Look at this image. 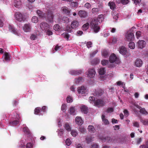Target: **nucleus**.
I'll return each instance as SVG.
<instances>
[{"instance_id":"c85d7f7f","label":"nucleus","mask_w":148,"mask_h":148,"mask_svg":"<svg viewBox=\"0 0 148 148\" xmlns=\"http://www.w3.org/2000/svg\"><path fill=\"white\" fill-rule=\"evenodd\" d=\"M98 72L100 75H103L106 72L105 69L104 68H101L99 70Z\"/></svg>"},{"instance_id":"b1692460","label":"nucleus","mask_w":148,"mask_h":148,"mask_svg":"<svg viewBox=\"0 0 148 148\" xmlns=\"http://www.w3.org/2000/svg\"><path fill=\"white\" fill-rule=\"evenodd\" d=\"M103 93V91L101 89H99L95 91V95L97 96H101Z\"/></svg>"},{"instance_id":"bb28decb","label":"nucleus","mask_w":148,"mask_h":148,"mask_svg":"<svg viewBox=\"0 0 148 148\" xmlns=\"http://www.w3.org/2000/svg\"><path fill=\"white\" fill-rule=\"evenodd\" d=\"M75 107H71L69 109V112L71 114L75 115Z\"/></svg>"},{"instance_id":"0e129e2a","label":"nucleus","mask_w":148,"mask_h":148,"mask_svg":"<svg viewBox=\"0 0 148 148\" xmlns=\"http://www.w3.org/2000/svg\"><path fill=\"white\" fill-rule=\"evenodd\" d=\"M63 133V130L60 129L59 130V132L58 133V135L59 136H61L62 135Z\"/></svg>"},{"instance_id":"338daca9","label":"nucleus","mask_w":148,"mask_h":148,"mask_svg":"<svg viewBox=\"0 0 148 148\" xmlns=\"http://www.w3.org/2000/svg\"><path fill=\"white\" fill-rule=\"evenodd\" d=\"M92 43L91 42L89 41L87 42L86 44V46L88 48H89L92 47Z\"/></svg>"},{"instance_id":"4d7b16f0","label":"nucleus","mask_w":148,"mask_h":148,"mask_svg":"<svg viewBox=\"0 0 148 148\" xmlns=\"http://www.w3.org/2000/svg\"><path fill=\"white\" fill-rule=\"evenodd\" d=\"M40 108H39L38 107L36 108L34 110L35 114H38V113L40 112Z\"/></svg>"},{"instance_id":"423d86ee","label":"nucleus","mask_w":148,"mask_h":148,"mask_svg":"<svg viewBox=\"0 0 148 148\" xmlns=\"http://www.w3.org/2000/svg\"><path fill=\"white\" fill-rule=\"evenodd\" d=\"M40 27L42 30L45 31L49 28V26L46 22H43L40 24Z\"/></svg>"},{"instance_id":"9b49d317","label":"nucleus","mask_w":148,"mask_h":148,"mask_svg":"<svg viewBox=\"0 0 148 148\" xmlns=\"http://www.w3.org/2000/svg\"><path fill=\"white\" fill-rule=\"evenodd\" d=\"M94 103L96 106L98 107H101L104 106L105 105V103L102 100L100 99H97L95 101Z\"/></svg>"},{"instance_id":"49530a36","label":"nucleus","mask_w":148,"mask_h":148,"mask_svg":"<svg viewBox=\"0 0 148 148\" xmlns=\"http://www.w3.org/2000/svg\"><path fill=\"white\" fill-rule=\"evenodd\" d=\"M79 131L82 133H84L86 132V129L84 127L81 126L79 127Z\"/></svg>"},{"instance_id":"f03ea898","label":"nucleus","mask_w":148,"mask_h":148,"mask_svg":"<svg viewBox=\"0 0 148 148\" xmlns=\"http://www.w3.org/2000/svg\"><path fill=\"white\" fill-rule=\"evenodd\" d=\"M14 17L16 20L20 22L24 21L26 19L25 15L18 12L15 13L14 14Z\"/></svg>"},{"instance_id":"cd10ccee","label":"nucleus","mask_w":148,"mask_h":148,"mask_svg":"<svg viewBox=\"0 0 148 148\" xmlns=\"http://www.w3.org/2000/svg\"><path fill=\"white\" fill-rule=\"evenodd\" d=\"M89 26V23H87L83 25L82 28L83 30L86 31L88 28Z\"/></svg>"},{"instance_id":"4c0bfd02","label":"nucleus","mask_w":148,"mask_h":148,"mask_svg":"<svg viewBox=\"0 0 148 148\" xmlns=\"http://www.w3.org/2000/svg\"><path fill=\"white\" fill-rule=\"evenodd\" d=\"M62 36L65 38L67 40H69V36L67 33H64L62 34Z\"/></svg>"},{"instance_id":"f8f14e48","label":"nucleus","mask_w":148,"mask_h":148,"mask_svg":"<svg viewBox=\"0 0 148 148\" xmlns=\"http://www.w3.org/2000/svg\"><path fill=\"white\" fill-rule=\"evenodd\" d=\"M143 64V62L142 60L139 58L137 59L134 62V65L136 67H141Z\"/></svg>"},{"instance_id":"a211bd4d","label":"nucleus","mask_w":148,"mask_h":148,"mask_svg":"<svg viewBox=\"0 0 148 148\" xmlns=\"http://www.w3.org/2000/svg\"><path fill=\"white\" fill-rule=\"evenodd\" d=\"M75 121L76 123L79 125H82L83 123V121L80 117H77L75 119Z\"/></svg>"},{"instance_id":"7ed1b4c3","label":"nucleus","mask_w":148,"mask_h":148,"mask_svg":"<svg viewBox=\"0 0 148 148\" xmlns=\"http://www.w3.org/2000/svg\"><path fill=\"white\" fill-rule=\"evenodd\" d=\"M109 61L111 63H115L116 64H118L120 62L119 59L114 53L112 54L110 56Z\"/></svg>"},{"instance_id":"2f4dec72","label":"nucleus","mask_w":148,"mask_h":148,"mask_svg":"<svg viewBox=\"0 0 148 148\" xmlns=\"http://www.w3.org/2000/svg\"><path fill=\"white\" fill-rule=\"evenodd\" d=\"M64 127L65 129L68 131H70L71 130V127L68 123H65L64 125Z\"/></svg>"},{"instance_id":"412c9836","label":"nucleus","mask_w":148,"mask_h":148,"mask_svg":"<svg viewBox=\"0 0 148 148\" xmlns=\"http://www.w3.org/2000/svg\"><path fill=\"white\" fill-rule=\"evenodd\" d=\"M108 5L110 6V8L112 10H114L116 8V5L113 2H109Z\"/></svg>"},{"instance_id":"09e8293b","label":"nucleus","mask_w":148,"mask_h":148,"mask_svg":"<svg viewBox=\"0 0 148 148\" xmlns=\"http://www.w3.org/2000/svg\"><path fill=\"white\" fill-rule=\"evenodd\" d=\"M62 20L64 22L66 23H68L69 22V18L66 17H63Z\"/></svg>"},{"instance_id":"20e7f679","label":"nucleus","mask_w":148,"mask_h":148,"mask_svg":"<svg viewBox=\"0 0 148 148\" xmlns=\"http://www.w3.org/2000/svg\"><path fill=\"white\" fill-rule=\"evenodd\" d=\"M53 12L51 11H48L46 16V19L50 23L53 22Z\"/></svg>"},{"instance_id":"72a5a7b5","label":"nucleus","mask_w":148,"mask_h":148,"mask_svg":"<svg viewBox=\"0 0 148 148\" xmlns=\"http://www.w3.org/2000/svg\"><path fill=\"white\" fill-rule=\"evenodd\" d=\"M9 29L10 31L12 33L15 34H16L17 32L15 29L12 26H10L9 27Z\"/></svg>"},{"instance_id":"a19ab883","label":"nucleus","mask_w":148,"mask_h":148,"mask_svg":"<svg viewBox=\"0 0 148 148\" xmlns=\"http://www.w3.org/2000/svg\"><path fill=\"white\" fill-rule=\"evenodd\" d=\"M5 60L6 61H9L10 60V56L9 54L7 53H5Z\"/></svg>"},{"instance_id":"a878e982","label":"nucleus","mask_w":148,"mask_h":148,"mask_svg":"<svg viewBox=\"0 0 148 148\" xmlns=\"http://www.w3.org/2000/svg\"><path fill=\"white\" fill-rule=\"evenodd\" d=\"M99 11H100L99 9L97 8H94L92 9V13L94 14H98Z\"/></svg>"},{"instance_id":"de8ad7c7","label":"nucleus","mask_w":148,"mask_h":148,"mask_svg":"<svg viewBox=\"0 0 148 148\" xmlns=\"http://www.w3.org/2000/svg\"><path fill=\"white\" fill-rule=\"evenodd\" d=\"M45 32H46V34L50 36L52 35L53 34L52 32L49 29H47L46 31H45Z\"/></svg>"},{"instance_id":"13d9d810","label":"nucleus","mask_w":148,"mask_h":148,"mask_svg":"<svg viewBox=\"0 0 148 148\" xmlns=\"http://www.w3.org/2000/svg\"><path fill=\"white\" fill-rule=\"evenodd\" d=\"M108 54V52L106 51V50H104L102 52V55L103 56L106 57L107 56Z\"/></svg>"},{"instance_id":"4be33fe9","label":"nucleus","mask_w":148,"mask_h":148,"mask_svg":"<svg viewBox=\"0 0 148 148\" xmlns=\"http://www.w3.org/2000/svg\"><path fill=\"white\" fill-rule=\"evenodd\" d=\"M81 71L72 70L70 72V73L72 75H78L81 74Z\"/></svg>"},{"instance_id":"69168bd1","label":"nucleus","mask_w":148,"mask_h":148,"mask_svg":"<svg viewBox=\"0 0 148 148\" xmlns=\"http://www.w3.org/2000/svg\"><path fill=\"white\" fill-rule=\"evenodd\" d=\"M141 35V32H140L138 31H137L136 33V36L137 38H138Z\"/></svg>"},{"instance_id":"f704fd0d","label":"nucleus","mask_w":148,"mask_h":148,"mask_svg":"<svg viewBox=\"0 0 148 148\" xmlns=\"http://www.w3.org/2000/svg\"><path fill=\"white\" fill-rule=\"evenodd\" d=\"M103 20V15L100 14L98 16L97 18V20L99 23L101 22Z\"/></svg>"},{"instance_id":"6ab92c4d","label":"nucleus","mask_w":148,"mask_h":148,"mask_svg":"<svg viewBox=\"0 0 148 148\" xmlns=\"http://www.w3.org/2000/svg\"><path fill=\"white\" fill-rule=\"evenodd\" d=\"M80 109L82 112L84 113H87L88 112V109L85 105H82L80 107Z\"/></svg>"},{"instance_id":"052dcab7","label":"nucleus","mask_w":148,"mask_h":148,"mask_svg":"<svg viewBox=\"0 0 148 148\" xmlns=\"http://www.w3.org/2000/svg\"><path fill=\"white\" fill-rule=\"evenodd\" d=\"M66 108V106L65 104H63L61 107V110L63 112H64L65 111Z\"/></svg>"},{"instance_id":"6e6552de","label":"nucleus","mask_w":148,"mask_h":148,"mask_svg":"<svg viewBox=\"0 0 148 148\" xmlns=\"http://www.w3.org/2000/svg\"><path fill=\"white\" fill-rule=\"evenodd\" d=\"M126 40L128 41H133L134 39V34L132 32H128L125 35Z\"/></svg>"},{"instance_id":"f257e3e1","label":"nucleus","mask_w":148,"mask_h":148,"mask_svg":"<svg viewBox=\"0 0 148 148\" xmlns=\"http://www.w3.org/2000/svg\"><path fill=\"white\" fill-rule=\"evenodd\" d=\"M90 27L95 33L98 32L100 29V27L98 25V22L96 19H93L90 23Z\"/></svg>"},{"instance_id":"37998d69","label":"nucleus","mask_w":148,"mask_h":148,"mask_svg":"<svg viewBox=\"0 0 148 148\" xmlns=\"http://www.w3.org/2000/svg\"><path fill=\"white\" fill-rule=\"evenodd\" d=\"M65 31L69 32H71L72 31V28L71 27H70L69 26L67 25L66 27L65 28Z\"/></svg>"},{"instance_id":"aec40b11","label":"nucleus","mask_w":148,"mask_h":148,"mask_svg":"<svg viewBox=\"0 0 148 148\" xmlns=\"http://www.w3.org/2000/svg\"><path fill=\"white\" fill-rule=\"evenodd\" d=\"M36 12L40 18L43 19L45 18V14L40 10H38Z\"/></svg>"},{"instance_id":"8fccbe9b","label":"nucleus","mask_w":148,"mask_h":148,"mask_svg":"<svg viewBox=\"0 0 148 148\" xmlns=\"http://www.w3.org/2000/svg\"><path fill=\"white\" fill-rule=\"evenodd\" d=\"M19 123V121H18L16 120L10 122V124L13 125H15Z\"/></svg>"},{"instance_id":"f3484780","label":"nucleus","mask_w":148,"mask_h":148,"mask_svg":"<svg viewBox=\"0 0 148 148\" xmlns=\"http://www.w3.org/2000/svg\"><path fill=\"white\" fill-rule=\"evenodd\" d=\"M138 47L141 49L143 48L145 45L146 42L145 41L143 40H139L138 42Z\"/></svg>"},{"instance_id":"c756f323","label":"nucleus","mask_w":148,"mask_h":148,"mask_svg":"<svg viewBox=\"0 0 148 148\" xmlns=\"http://www.w3.org/2000/svg\"><path fill=\"white\" fill-rule=\"evenodd\" d=\"M105 116L102 115L101 116V118L103 123L105 125L108 124L109 122L108 120L105 118Z\"/></svg>"},{"instance_id":"ddd939ff","label":"nucleus","mask_w":148,"mask_h":148,"mask_svg":"<svg viewBox=\"0 0 148 148\" xmlns=\"http://www.w3.org/2000/svg\"><path fill=\"white\" fill-rule=\"evenodd\" d=\"M79 25V22L78 21L74 20L72 21L71 23V27L72 29H75L77 28Z\"/></svg>"},{"instance_id":"2eb2a0df","label":"nucleus","mask_w":148,"mask_h":148,"mask_svg":"<svg viewBox=\"0 0 148 148\" xmlns=\"http://www.w3.org/2000/svg\"><path fill=\"white\" fill-rule=\"evenodd\" d=\"M87 12L82 10H80L78 13V14L81 17H85L87 16Z\"/></svg>"},{"instance_id":"680f3d73","label":"nucleus","mask_w":148,"mask_h":148,"mask_svg":"<svg viewBox=\"0 0 148 148\" xmlns=\"http://www.w3.org/2000/svg\"><path fill=\"white\" fill-rule=\"evenodd\" d=\"M67 102L69 103L72 102V98L70 96H69L67 98Z\"/></svg>"},{"instance_id":"ea45409f","label":"nucleus","mask_w":148,"mask_h":148,"mask_svg":"<svg viewBox=\"0 0 148 148\" xmlns=\"http://www.w3.org/2000/svg\"><path fill=\"white\" fill-rule=\"evenodd\" d=\"M141 122L144 125H148V119H143L140 120Z\"/></svg>"},{"instance_id":"e2e57ef3","label":"nucleus","mask_w":148,"mask_h":148,"mask_svg":"<svg viewBox=\"0 0 148 148\" xmlns=\"http://www.w3.org/2000/svg\"><path fill=\"white\" fill-rule=\"evenodd\" d=\"M129 2L128 0H122L121 3L123 5H126Z\"/></svg>"},{"instance_id":"0eeeda50","label":"nucleus","mask_w":148,"mask_h":148,"mask_svg":"<svg viewBox=\"0 0 148 148\" xmlns=\"http://www.w3.org/2000/svg\"><path fill=\"white\" fill-rule=\"evenodd\" d=\"M77 91L79 94L82 96L85 95V94H87L86 88L84 86H82L79 87L77 89Z\"/></svg>"},{"instance_id":"4468645a","label":"nucleus","mask_w":148,"mask_h":148,"mask_svg":"<svg viewBox=\"0 0 148 148\" xmlns=\"http://www.w3.org/2000/svg\"><path fill=\"white\" fill-rule=\"evenodd\" d=\"M136 106L138 109L140 110V112L141 113L147 115L148 114L146 110L145 109L143 108H142L141 107L138 105H136Z\"/></svg>"},{"instance_id":"603ef678","label":"nucleus","mask_w":148,"mask_h":148,"mask_svg":"<svg viewBox=\"0 0 148 148\" xmlns=\"http://www.w3.org/2000/svg\"><path fill=\"white\" fill-rule=\"evenodd\" d=\"M23 131L27 134H28L29 132V130L27 127H25L23 130Z\"/></svg>"},{"instance_id":"39448f33","label":"nucleus","mask_w":148,"mask_h":148,"mask_svg":"<svg viewBox=\"0 0 148 148\" xmlns=\"http://www.w3.org/2000/svg\"><path fill=\"white\" fill-rule=\"evenodd\" d=\"M119 53L123 55H125L126 57L131 56V53L127 52L126 48L123 46L121 47L120 48Z\"/></svg>"},{"instance_id":"9d476101","label":"nucleus","mask_w":148,"mask_h":148,"mask_svg":"<svg viewBox=\"0 0 148 148\" xmlns=\"http://www.w3.org/2000/svg\"><path fill=\"white\" fill-rule=\"evenodd\" d=\"M95 73L96 72L94 69H90L88 70L87 75L88 77L92 78L95 76Z\"/></svg>"},{"instance_id":"6e6d98bb","label":"nucleus","mask_w":148,"mask_h":148,"mask_svg":"<svg viewBox=\"0 0 148 148\" xmlns=\"http://www.w3.org/2000/svg\"><path fill=\"white\" fill-rule=\"evenodd\" d=\"M71 5L72 7H75L77 6L78 3L76 2H71Z\"/></svg>"},{"instance_id":"473e14b6","label":"nucleus","mask_w":148,"mask_h":148,"mask_svg":"<svg viewBox=\"0 0 148 148\" xmlns=\"http://www.w3.org/2000/svg\"><path fill=\"white\" fill-rule=\"evenodd\" d=\"M109 63L108 60H101V64L103 66H105L107 65H108L109 66L110 65L109 64Z\"/></svg>"},{"instance_id":"1a4fd4ad","label":"nucleus","mask_w":148,"mask_h":148,"mask_svg":"<svg viewBox=\"0 0 148 148\" xmlns=\"http://www.w3.org/2000/svg\"><path fill=\"white\" fill-rule=\"evenodd\" d=\"M23 29L25 32H29L31 29V25L29 23H25L23 26Z\"/></svg>"},{"instance_id":"774afa93","label":"nucleus","mask_w":148,"mask_h":148,"mask_svg":"<svg viewBox=\"0 0 148 148\" xmlns=\"http://www.w3.org/2000/svg\"><path fill=\"white\" fill-rule=\"evenodd\" d=\"M61 48V46H58V45H57L54 48V49L56 51L60 50Z\"/></svg>"},{"instance_id":"864d4df0","label":"nucleus","mask_w":148,"mask_h":148,"mask_svg":"<svg viewBox=\"0 0 148 148\" xmlns=\"http://www.w3.org/2000/svg\"><path fill=\"white\" fill-rule=\"evenodd\" d=\"M65 143L66 145L68 146H69L71 144V142L69 139H67L66 140Z\"/></svg>"},{"instance_id":"5701e85b","label":"nucleus","mask_w":148,"mask_h":148,"mask_svg":"<svg viewBox=\"0 0 148 148\" xmlns=\"http://www.w3.org/2000/svg\"><path fill=\"white\" fill-rule=\"evenodd\" d=\"M88 130L90 132L94 133L95 131L94 127L92 125H89L88 127Z\"/></svg>"},{"instance_id":"c03bdc74","label":"nucleus","mask_w":148,"mask_h":148,"mask_svg":"<svg viewBox=\"0 0 148 148\" xmlns=\"http://www.w3.org/2000/svg\"><path fill=\"white\" fill-rule=\"evenodd\" d=\"M84 7L87 9H90L91 8V5L90 3H87L85 4Z\"/></svg>"},{"instance_id":"a18cd8bd","label":"nucleus","mask_w":148,"mask_h":148,"mask_svg":"<svg viewBox=\"0 0 148 148\" xmlns=\"http://www.w3.org/2000/svg\"><path fill=\"white\" fill-rule=\"evenodd\" d=\"M54 29L56 31H58L60 29V27L58 24L55 25L53 27Z\"/></svg>"},{"instance_id":"5fc2aeb1","label":"nucleus","mask_w":148,"mask_h":148,"mask_svg":"<svg viewBox=\"0 0 148 148\" xmlns=\"http://www.w3.org/2000/svg\"><path fill=\"white\" fill-rule=\"evenodd\" d=\"M103 140H106L107 141H112V140L111 138L109 137H106L104 138L103 139H102Z\"/></svg>"},{"instance_id":"dca6fc26","label":"nucleus","mask_w":148,"mask_h":148,"mask_svg":"<svg viewBox=\"0 0 148 148\" xmlns=\"http://www.w3.org/2000/svg\"><path fill=\"white\" fill-rule=\"evenodd\" d=\"M14 6L17 8H20L22 5V2L20 0H15L14 2Z\"/></svg>"},{"instance_id":"e433bc0d","label":"nucleus","mask_w":148,"mask_h":148,"mask_svg":"<svg viewBox=\"0 0 148 148\" xmlns=\"http://www.w3.org/2000/svg\"><path fill=\"white\" fill-rule=\"evenodd\" d=\"M100 61L99 59L95 58L93 59L92 62L91 63L92 64H96L99 62Z\"/></svg>"},{"instance_id":"3c124183","label":"nucleus","mask_w":148,"mask_h":148,"mask_svg":"<svg viewBox=\"0 0 148 148\" xmlns=\"http://www.w3.org/2000/svg\"><path fill=\"white\" fill-rule=\"evenodd\" d=\"M91 148H99V145L96 143H93L91 145Z\"/></svg>"},{"instance_id":"58836bf2","label":"nucleus","mask_w":148,"mask_h":148,"mask_svg":"<svg viewBox=\"0 0 148 148\" xmlns=\"http://www.w3.org/2000/svg\"><path fill=\"white\" fill-rule=\"evenodd\" d=\"M129 47L131 49H134L135 47L134 43L133 42H130L129 44Z\"/></svg>"},{"instance_id":"7c9ffc66","label":"nucleus","mask_w":148,"mask_h":148,"mask_svg":"<svg viewBox=\"0 0 148 148\" xmlns=\"http://www.w3.org/2000/svg\"><path fill=\"white\" fill-rule=\"evenodd\" d=\"M32 21L33 23H37L38 21V17L35 16H33L32 19Z\"/></svg>"},{"instance_id":"bf43d9fd","label":"nucleus","mask_w":148,"mask_h":148,"mask_svg":"<svg viewBox=\"0 0 148 148\" xmlns=\"http://www.w3.org/2000/svg\"><path fill=\"white\" fill-rule=\"evenodd\" d=\"M133 126L136 127H139L140 125L139 123L137 122H134L133 123Z\"/></svg>"},{"instance_id":"393cba45","label":"nucleus","mask_w":148,"mask_h":148,"mask_svg":"<svg viewBox=\"0 0 148 148\" xmlns=\"http://www.w3.org/2000/svg\"><path fill=\"white\" fill-rule=\"evenodd\" d=\"M62 10L64 13H65L67 14H69L70 10L68 9V8L66 7H62Z\"/></svg>"},{"instance_id":"79ce46f5","label":"nucleus","mask_w":148,"mask_h":148,"mask_svg":"<svg viewBox=\"0 0 148 148\" xmlns=\"http://www.w3.org/2000/svg\"><path fill=\"white\" fill-rule=\"evenodd\" d=\"M71 134L73 136L75 137L77 135L78 133L77 131L73 130L71 132Z\"/></svg>"},{"instance_id":"c9c22d12","label":"nucleus","mask_w":148,"mask_h":148,"mask_svg":"<svg viewBox=\"0 0 148 148\" xmlns=\"http://www.w3.org/2000/svg\"><path fill=\"white\" fill-rule=\"evenodd\" d=\"M86 143L88 144L90 143L93 141L92 138L90 136L87 137L86 138Z\"/></svg>"}]
</instances>
